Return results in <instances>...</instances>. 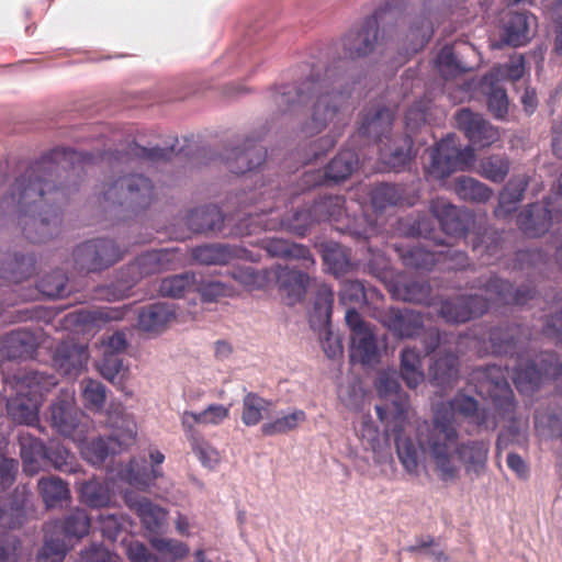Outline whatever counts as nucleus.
<instances>
[{
  "mask_svg": "<svg viewBox=\"0 0 562 562\" xmlns=\"http://www.w3.org/2000/svg\"><path fill=\"white\" fill-rule=\"evenodd\" d=\"M92 157L71 148H56L31 164L15 178L0 202V211L16 217L31 243H45L58 233L61 216L58 195L77 186Z\"/></svg>",
  "mask_w": 562,
  "mask_h": 562,
  "instance_id": "nucleus-1",
  "label": "nucleus"
},
{
  "mask_svg": "<svg viewBox=\"0 0 562 562\" xmlns=\"http://www.w3.org/2000/svg\"><path fill=\"white\" fill-rule=\"evenodd\" d=\"M386 11L380 8L360 25L350 29L341 40L342 57L330 65H313L308 77L300 82L272 88L268 95L270 103L283 114L296 113L310 105L311 116L302 125V132L314 136L324 131L347 99L345 92L340 90L347 61L366 57L374 50L380 21Z\"/></svg>",
  "mask_w": 562,
  "mask_h": 562,
  "instance_id": "nucleus-2",
  "label": "nucleus"
},
{
  "mask_svg": "<svg viewBox=\"0 0 562 562\" xmlns=\"http://www.w3.org/2000/svg\"><path fill=\"white\" fill-rule=\"evenodd\" d=\"M457 439L458 428L452 423V413L446 408L435 409L430 420L418 424L415 439L396 436L397 458L407 474L419 476L429 457L441 481H456L460 469L452 460L451 447Z\"/></svg>",
  "mask_w": 562,
  "mask_h": 562,
  "instance_id": "nucleus-3",
  "label": "nucleus"
},
{
  "mask_svg": "<svg viewBox=\"0 0 562 562\" xmlns=\"http://www.w3.org/2000/svg\"><path fill=\"white\" fill-rule=\"evenodd\" d=\"M488 342L493 355L508 356L514 360L513 379L520 392H533L543 379H557L562 374V363L555 352L531 355L520 325L506 324L491 328Z\"/></svg>",
  "mask_w": 562,
  "mask_h": 562,
  "instance_id": "nucleus-4",
  "label": "nucleus"
},
{
  "mask_svg": "<svg viewBox=\"0 0 562 562\" xmlns=\"http://www.w3.org/2000/svg\"><path fill=\"white\" fill-rule=\"evenodd\" d=\"M473 288L483 290L488 297L479 294L457 295L443 300L439 315L452 324L467 323L487 312L490 302L499 304L525 305L535 297L536 291L529 285L514 289V285L495 274L481 277Z\"/></svg>",
  "mask_w": 562,
  "mask_h": 562,
  "instance_id": "nucleus-5",
  "label": "nucleus"
},
{
  "mask_svg": "<svg viewBox=\"0 0 562 562\" xmlns=\"http://www.w3.org/2000/svg\"><path fill=\"white\" fill-rule=\"evenodd\" d=\"M105 425L111 434L92 439L82 449L85 459L93 465L102 464L110 454L120 453L136 437V424L119 408L108 412Z\"/></svg>",
  "mask_w": 562,
  "mask_h": 562,
  "instance_id": "nucleus-6",
  "label": "nucleus"
},
{
  "mask_svg": "<svg viewBox=\"0 0 562 562\" xmlns=\"http://www.w3.org/2000/svg\"><path fill=\"white\" fill-rule=\"evenodd\" d=\"M470 379L476 393L483 398L491 400L502 418H512L516 407L515 396L501 366L477 367L472 371Z\"/></svg>",
  "mask_w": 562,
  "mask_h": 562,
  "instance_id": "nucleus-7",
  "label": "nucleus"
},
{
  "mask_svg": "<svg viewBox=\"0 0 562 562\" xmlns=\"http://www.w3.org/2000/svg\"><path fill=\"white\" fill-rule=\"evenodd\" d=\"M103 200L133 213L149 207L154 200V184L143 175L131 173L117 178L102 191Z\"/></svg>",
  "mask_w": 562,
  "mask_h": 562,
  "instance_id": "nucleus-8",
  "label": "nucleus"
},
{
  "mask_svg": "<svg viewBox=\"0 0 562 562\" xmlns=\"http://www.w3.org/2000/svg\"><path fill=\"white\" fill-rule=\"evenodd\" d=\"M170 254L166 249L147 251L139 255L133 262L126 265L116 273L111 284L114 290L113 299L120 300L130 294V291L143 278L159 273L168 268Z\"/></svg>",
  "mask_w": 562,
  "mask_h": 562,
  "instance_id": "nucleus-9",
  "label": "nucleus"
},
{
  "mask_svg": "<svg viewBox=\"0 0 562 562\" xmlns=\"http://www.w3.org/2000/svg\"><path fill=\"white\" fill-rule=\"evenodd\" d=\"M333 304L334 291L327 284L318 285L310 314V325L314 330H319L322 348L329 359H336L342 355L341 340L329 327Z\"/></svg>",
  "mask_w": 562,
  "mask_h": 562,
  "instance_id": "nucleus-10",
  "label": "nucleus"
},
{
  "mask_svg": "<svg viewBox=\"0 0 562 562\" xmlns=\"http://www.w3.org/2000/svg\"><path fill=\"white\" fill-rule=\"evenodd\" d=\"M456 143H435L429 149L428 173L436 179H445L458 170L470 169L475 160V149L471 144L458 148Z\"/></svg>",
  "mask_w": 562,
  "mask_h": 562,
  "instance_id": "nucleus-11",
  "label": "nucleus"
},
{
  "mask_svg": "<svg viewBox=\"0 0 562 562\" xmlns=\"http://www.w3.org/2000/svg\"><path fill=\"white\" fill-rule=\"evenodd\" d=\"M72 257L78 270L97 272L117 262L121 252L112 239L98 238L78 245L72 251Z\"/></svg>",
  "mask_w": 562,
  "mask_h": 562,
  "instance_id": "nucleus-12",
  "label": "nucleus"
},
{
  "mask_svg": "<svg viewBox=\"0 0 562 562\" xmlns=\"http://www.w3.org/2000/svg\"><path fill=\"white\" fill-rule=\"evenodd\" d=\"M49 411L50 424L60 435L80 439L87 432V416L76 406L70 393L58 395Z\"/></svg>",
  "mask_w": 562,
  "mask_h": 562,
  "instance_id": "nucleus-13",
  "label": "nucleus"
},
{
  "mask_svg": "<svg viewBox=\"0 0 562 562\" xmlns=\"http://www.w3.org/2000/svg\"><path fill=\"white\" fill-rule=\"evenodd\" d=\"M358 155L351 149L339 151L325 167L324 171L316 170L303 176V183L308 187L334 184L345 181L356 170Z\"/></svg>",
  "mask_w": 562,
  "mask_h": 562,
  "instance_id": "nucleus-14",
  "label": "nucleus"
},
{
  "mask_svg": "<svg viewBox=\"0 0 562 562\" xmlns=\"http://www.w3.org/2000/svg\"><path fill=\"white\" fill-rule=\"evenodd\" d=\"M429 211L442 232L450 237L465 236L474 223V216L469 210L459 209L442 199L431 201Z\"/></svg>",
  "mask_w": 562,
  "mask_h": 562,
  "instance_id": "nucleus-15",
  "label": "nucleus"
},
{
  "mask_svg": "<svg viewBox=\"0 0 562 562\" xmlns=\"http://www.w3.org/2000/svg\"><path fill=\"white\" fill-rule=\"evenodd\" d=\"M476 55L473 45L465 42H457L452 46L446 45L437 56L436 68L445 79L453 78L473 70L474 64L470 59H474Z\"/></svg>",
  "mask_w": 562,
  "mask_h": 562,
  "instance_id": "nucleus-16",
  "label": "nucleus"
},
{
  "mask_svg": "<svg viewBox=\"0 0 562 562\" xmlns=\"http://www.w3.org/2000/svg\"><path fill=\"white\" fill-rule=\"evenodd\" d=\"M561 222L562 214L552 213L550 199L543 203H531L518 215L517 224L528 237H539L547 233L553 221Z\"/></svg>",
  "mask_w": 562,
  "mask_h": 562,
  "instance_id": "nucleus-17",
  "label": "nucleus"
},
{
  "mask_svg": "<svg viewBox=\"0 0 562 562\" xmlns=\"http://www.w3.org/2000/svg\"><path fill=\"white\" fill-rule=\"evenodd\" d=\"M490 443L485 440H467L459 442V438L451 447L452 457L456 454L464 471L471 477L481 476L486 470ZM454 461V459L452 458Z\"/></svg>",
  "mask_w": 562,
  "mask_h": 562,
  "instance_id": "nucleus-18",
  "label": "nucleus"
},
{
  "mask_svg": "<svg viewBox=\"0 0 562 562\" xmlns=\"http://www.w3.org/2000/svg\"><path fill=\"white\" fill-rule=\"evenodd\" d=\"M395 113L386 106L372 105L362 111L358 135L371 140H382L391 136Z\"/></svg>",
  "mask_w": 562,
  "mask_h": 562,
  "instance_id": "nucleus-19",
  "label": "nucleus"
},
{
  "mask_svg": "<svg viewBox=\"0 0 562 562\" xmlns=\"http://www.w3.org/2000/svg\"><path fill=\"white\" fill-rule=\"evenodd\" d=\"M380 322L400 338H413L424 331L423 314L408 308L391 307L380 314Z\"/></svg>",
  "mask_w": 562,
  "mask_h": 562,
  "instance_id": "nucleus-20",
  "label": "nucleus"
},
{
  "mask_svg": "<svg viewBox=\"0 0 562 562\" xmlns=\"http://www.w3.org/2000/svg\"><path fill=\"white\" fill-rule=\"evenodd\" d=\"M88 359V348L71 341L58 344L53 356L57 371L69 378L79 375L86 368Z\"/></svg>",
  "mask_w": 562,
  "mask_h": 562,
  "instance_id": "nucleus-21",
  "label": "nucleus"
},
{
  "mask_svg": "<svg viewBox=\"0 0 562 562\" xmlns=\"http://www.w3.org/2000/svg\"><path fill=\"white\" fill-rule=\"evenodd\" d=\"M536 16L527 11H510L503 24L502 40L514 47L526 45L533 37Z\"/></svg>",
  "mask_w": 562,
  "mask_h": 562,
  "instance_id": "nucleus-22",
  "label": "nucleus"
},
{
  "mask_svg": "<svg viewBox=\"0 0 562 562\" xmlns=\"http://www.w3.org/2000/svg\"><path fill=\"white\" fill-rule=\"evenodd\" d=\"M262 248L270 257L281 258L286 261H297L305 270L314 267L308 247L282 238H268L262 240Z\"/></svg>",
  "mask_w": 562,
  "mask_h": 562,
  "instance_id": "nucleus-23",
  "label": "nucleus"
},
{
  "mask_svg": "<svg viewBox=\"0 0 562 562\" xmlns=\"http://www.w3.org/2000/svg\"><path fill=\"white\" fill-rule=\"evenodd\" d=\"M37 347L36 336L25 328L12 330L0 342L1 353L10 360L32 358Z\"/></svg>",
  "mask_w": 562,
  "mask_h": 562,
  "instance_id": "nucleus-24",
  "label": "nucleus"
},
{
  "mask_svg": "<svg viewBox=\"0 0 562 562\" xmlns=\"http://www.w3.org/2000/svg\"><path fill=\"white\" fill-rule=\"evenodd\" d=\"M456 123L468 140H497V131L481 115L469 109H461L456 114Z\"/></svg>",
  "mask_w": 562,
  "mask_h": 562,
  "instance_id": "nucleus-25",
  "label": "nucleus"
},
{
  "mask_svg": "<svg viewBox=\"0 0 562 562\" xmlns=\"http://www.w3.org/2000/svg\"><path fill=\"white\" fill-rule=\"evenodd\" d=\"M392 296L403 302L430 305L432 288L426 280L400 278L390 286Z\"/></svg>",
  "mask_w": 562,
  "mask_h": 562,
  "instance_id": "nucleus-26",
  "label": "nucleus"
},
{
  "mask_svg": "<svg viewBox=\"0 0 562 562\" xmlns=\"http://www.w3.org/2000/svg\"><path fill=\"white\" fill-rule=\"evenodd\" d=\"M266 157L267 150L257 143H241L234 148L227 164L233 173L243 175L261 166Z\"/></svg>",
  "mask_w": 562,
  "mask_h": 562,
  "instance_id": "nucleus-27",
  "label": "nucleus"
},
{
  "mask_svg": "<svg viewBox=\"0 0 562 562\" xmlns=\"http://www.w3.org/2000/svg\"><path fill=\"white\" fill-rule=\"evenodd\" d=\"M529 184L527 175H516L509 179L499 193L498 204L494 210L496 217L505 218L514 213L522 201Z\"/></svg>",
  "mask_w": 562,
  "mask_h": 562,
  "instance_id": "nucleus-28",
  "label": "nucleus"
},
{
  "mask_svg": "<svg viewBox=\"0 0 562 562\" xmlns=\"http://www.w3.org/2000/svg\"><path fill=\"white\" fill-rule=\"evenodd\" d=\"M225 216L216 205H205L188 213L186 223L189 229L198 234L220 233L224 227Z\"/></svg>",
  "mask_w": 562,
  "mask_h": 562,
  "instance_id": "nucleus-29",
  "label": "nucleus"
},
{
  "mask_svg": "<svg viewBox=\"0 0 562 562\" xmlns=\"http://www.w3.org/2000/svg\"><path fill=\"white\" fill-rule=\"evenodd\" d=\"M7 411L10 418L19 425L35 426L38 422V400L22 391L8 400Z\"/></svg>",
  "mask_w": 562,
  "mask_h": 562,
  "instance_id": "nucleus-30",
  "label": "nucleus"
},
{
  "mask_svg": "<svg viewBox=\"0 0 562 562\" xmlns=\"http://www.w3.org/2000/svg\"><path fill=\"white\" fill-rule=\"evenodd\" d=\"M91 519L83 509L71 510L64 520L46 524L45 533L53 535L58 530L63 531L65 538L69 541L85 537L90 528Z\"/></svg>",
  "mask_w": 562,
  "mask_h": 562,
  "instance_id": "nucleus-31",
  "label": "nucleus"
},
{
  "mask_svg": "<svg viewBox=\"0 0 562 562\" xmlns=\"http://www.w3.org/2000/svg\"><path fill=\"white\" fill-rule=\"evenodd\" d=\"M243 250L227 244H209L192 249V257L195 261L206 266H224L234 258H241Z\"/></svg>",
  "mask_w": 562,
  "mask_h": 562,
  "instance_id": "nucleus-32",
  "label": "nucleus"
},
{
  "mask_svg": "<svg viewBox=\"0 0 562 562\" xmlns=\"http://www.w3.org/2000/svg\"><path fill=\"white\" fill-rule=\"evenodd\" d=\"M23 471L29 475L36 474L41 469V461L45 458L47 446L29 432H20L18 437Z\"/></svg>",
  "mask_w": 562,
  "mask_h": 562,
  "instance_id": "nucleus-33",
  "label": "nucleus"
},
{
  "mask_svg": "<svg viewBox=\"0 0 562 562\" xmlns=\"http://www.w3.org/2000/svg\"><path fill=\"white\" fill-rule=\"evenodd\" d=\"M277 282L279 286L286 292L290 304L301 301L310 284L308 272H303L294 268L278 267Z\"/></svg>",
  "mask_w": 562,
  "mask_h": 562,
  "instance_id": "nucleus-34",
  "label": "nucleus"
},
{
  "mask_svg": "<svg viewBox=\"0 0 562 562\" xmlns=\"http://www.w3.org/2000/svg\"><path fill=\"white\" fill-rule=\"evenodd\" d=\"M175 317L167 303H153L139 308L138 327L144 331H160Z\"/></svg>",
  "mask_w": 562,
  "mask_h": 562,
  "instance_id": "nucleus-35",
  "label": "nucleus"
},
{
  "mask_svg": "<svg viewBox=\"0 0 562 562\" xmlns=\"http://www.w3.org/2000/svg\"><path fill=\"white\" fill-rule=\"evenodd\" d=\"M229 416V406L222 404H211L200 413L186 411L181 416V424L184 431H198L194 425H212L222 424Z\"/></svg>",
  "mask_w": 562,
  "mask_h": 562,
  "instance_id": "nucleus-36",
  "label": "nucleus"
},
{
  "mask_svg": "<svg viewBox=\"0 0 562 562\" xmlns=\"http://www.w3.org/2000/svg\"><path fill=\"white\" fill-rule=\"evenodd\" d=\"M350 359L363 366L375 363L379 359L376 339L372 330L350 336Z\"/></svg>",
  "mask_w": 562,
  "mask_h": 562,
  "instance_id": "nucleus-37",
  "label": "nucleus"
},
{
  "mask_svg": "<svg viewBox=\"0 0 562 562\" xmlns=\"http://www.w3.org/2000/svg\"><path fill=\"white\" fill-rule=\"evenodd\" d=\"M346 200L342 195H324L311 205L316 223H339L346 215Z\"/></svg>",
  "mask_w": 562,
  "mask_h": 562,
  "instance_id": "nucleus-38",
  "label": "nucleus"
},
{
  "mask_svg": "<svg viewBox=\"0 0 562 562\" xmlns=\"http://www.w3.org/2000/svg\"><path fill=\"white\" fill-rule=\"evenodd\" d=\"M40 495L47 508L61 506L70 498L68 483L55 475L41 477L37 482Z\"/></svg>",
  "mask_w": 562,
  "mask_h": 562,
  "instance_id": "nucleus-39",
  "label": "nucleus"
},
{
  "mask_svg": "<svg viewBox=\"0 0 562 562\" xmlns=\"http://www.w3.org/2000/svg\"><path fill=\"white\" fill-rule=\"evenodd\" d=\"M472 249L475 251L486 265H491L494 260L503 255V240L501 234L493 229H484L482 234H476L472 241Z\"/></svg>",
  "mask_w": 562,
  "mask_h": 562,
  "instance_id": "nucleus-40",
  "label": "nucleus"
},
{
  "mask_svg": "<svg viewBox=\"0 0 562 562\" xmlns=\"http://www.w3.org/2000/svg\"><path fill=\"white\" fill-rule=\"evenodd\" d=\"M151 469L145 465H139L135 460H132L125 470V477L132 485L148 486L155 479L161 475V472L156 469L164 462L165 456L160 451L150 452Z\"/></svg>",
  "mask_w": 562,
  "mask_h": 562,
  "instance_id": "nucleus-41",
  "label": "nucleus"
},
{
  "mask_svg": "<svg viewBox=\"0 0 562 562\" xmlns=\"http://www.w3.org/2000/svg\"><path fill=\"white\" fill-rule=\"evenodd\" d=\"M434 33L432 24L428 16H420L412 23L406 34L405 60L425 47Z\"/></svg>",
  "mask_w": 562,
  "mask_h": 562,
  "instance_id": "nucleus-42",
  "label": "nucleus"
},
{
  "mask_svg": "<svg viewBox=\"0 0 562 562\" xmlns=\"http://www.w3.org/2000/svg\"><path fill=\"white\" fill-rule=\"evenodd\" d=\"M459 360L453 353L438 357L430 367L429 374L435 384L440 387L451 386L459 374Z\"/></svg>",
  "mask_w": 562,
  "mask_h": 562,
  "instance_id": "nucleus-43",
  "label": "nucleus"
},
{
  "mask_svg": "<svg viewBox=\"0 0 562 562\" xmlns=\"http://www.w3.org/2000/svg\"><path fill=\"white\" fill-rule=\"evenodd\" d=\"M454 191L461 200L472 203H485L493 195L490 187L472 177L465 176L456 179Z\"/></svg>",
  "mask_w": 562,
  "mask_h": 562,
  "instance_id": "nucleus-44",
  "label": "nucleus"
},
{
  "mask_svg": "<svg viewBox=\"0 0 562 562\" xmlns=\"http://www.w3.org/2000/svg\"><path fill=\"white\" fill-rule=\"evenodd\" d=\"M80 499L90 508H103L110 505L112 493L105 482L91 479L81 484Z\"/></svg>",
  "mask_w": 562,
  "mask_h": 562,
  "instance_id": "nucleus-45",
  "label": "nucleus"
},
{
  "mask_svg": "<svg viewBox=\"0 0 562 562\" xmlns=\"http://www.w3.org/2000/svg\"><path fill=\"white\" fill-rule=\"evenodd\" d=\"M25 487L14 492V499L11 502L10 507L7 503L0 501V526L8 529L20 527L25 518L24 503H25Z\"/></svg>",
  "mask_w": 562,
  "mask_h": 562,
  "instance_id": "nucleus-46",
  "label": "nucleus"
},
{
  "mask_svg": "<svg viewBox=\"0 0 562 562\" xmlns=\"http://www.w3.org/2000/svg\"><path fill=\"white\" fill-rule=\"evenodd\" d=\"M413 143H385L381 149V160L391 170L400 172L406 168L413 157Z\"/></svg>",
  "mask_w": 562,
  "mask_h": 562,
  "instance_id": "nucleus-47",
  "label": "nucleus"
},
{
  "mask_svg": "<svg viewBox=\"0 0 562 562\" xmlns=\"http://www.w3.org/2000/svg\"><path fill=\"white\" fill-rule=\"evenodd\" d=\"M306 414L302 409H295L291 413L283 414L277 418L263 423L261 432L263 436L273 437L288 434L294 430L301 423L305 422Z\"/></svg>",
  "mask_w": 562,
  "mask_h": 562,
  "instance_id": "nucleus-48",
  "label": "nucleus"
},
{
  "mask_svg": "<svg viewBox=\"0 0 562 562\" xmlns=\"http://www.w3.org/2000/svg\"><path fill=\"white\" fill-rule=\"evenodd\" d=\"M547 263L548 257L540 249L519 250L515 254L514 268L527 271L528 277L543 276Z\"/></svg>",
  "mask_w": 562,
  "mask_h": 562,
  "instance_id": "nucleus-49",
  "label": "nucleus"
},
{
  "mask_svg": "<svg viewBox=\"0 0 562 562\" xmlns=\"http://www.w3.org/2000/svg\"><path fill=\"white\" fill-rule=\"evenodd\" d=\"M401 376L409 389H415L424 380L420 357L415 349L405 348L402 350Z\"/></svg>",
  "mask_w": 562,
  "mask_h": 562,
  "instance_id": "nucleus-50",
  "label": "nucleus"
},
{
  "mask_svg": "<svg viewBox=\"0 0 562 562\" xmlns=\"http://www.w3.org/2000/svg\"><path fill=\"white\" fill-rule=\"evenodd\" d=\"M196 274L194 272H184L164 278L159 284L161 296L181 297L189 290H194Z\"/></svg>",
  "mask_w": 562,
  "mask_h": 562,
  "instance_id": "nucleus-51",
  "label": "nucleus"
},
{
  "mask_svg": "<svg viewBox=\"0 0 562 562\" xmlns=\"http://www.w3.org/2000/svg\"><path fill=\"white\" fill-rule=\"evenodd\" d=\"M44 460L48 461L55 470L66 474L76 473L80 468L76 457L59 443L47 446Z\"/></svg>",
  "mask_w": 562,
  "mask_h": 562,
  "instance_id": "nucleus-52",
  "label": "nucleus"
},
{
  "mask_svg": "<svg viewBox=\"0 0 562 562\" xmlns=\"http://www.w3.org/2000/svg\"><path fill=\"white\" fill-rule=\"evenodd\" d=\"M405 551L411 554L425 555L436 562H449V557L435 537L430 535H419L414 539V543L406 547Z\"/></svg>",
  "mask_w": 562,
  "mask_h": 562,
  "instance_id": "nucleus-53",
  "label": "nucleus"
},
{
  "mask_svg": "<svg viewBox=\"0 0 562 562\" xmlns=\"http://www.w3.org/2000/svg\"><path fill=\"white\" fill-rule=\"evenodd\" d=\"M316 224L312 207L297 209L286 214L279 223V227L292 234L304 236L310 227Z\"/></svg>",
  "mask_w": 562,
  "mask_h": 562,
  "instance_id": "nucleus-54",
  "label": "nucleus"
},
{
  "mask_svg": "<svg viewBox=\"0 0 562 562\" xmlns=\"http://www.w3.org/2000/svg\"><path fill=\"white\" fill-rule=\"evenodd\" d=\"M268 406L269 402L267 400L256 393L248 392L243 398L241 422L248 427L258 425Z\"/></svg>",
  "mask_w": 562,
  "mask_h": 562,
  "instance_id": "nucleus-55",
  "label": "nucleus"
},
{
  "mask_svg": "<svg viewBox=\"0 0 562 562\" xmlns=\"http://www.w3.org/2000/svg\"><path fill=\"white\" fill-rule=\"evenodd\" d=\"M38 290L53 299H63L70 294L68 278L60 269L44 276L38 282Z\"/></svg>",
  "mask_w": 562,
  "mask_h": 562,
  "instance_id": "nucleus-56",
  "label": "nucleus"
},
{
  "mask_svg": "<svg viewBox=\"0 0 562 562\" xmlns=\"http://www.w3.org/2000/svg\"><path fill=\"white\" fill-rule=\"evenodd\" d=\"M403 200V190L391 183H379L371 192V202L375 210L384 211L397 205Z\"/></svg>",
  "mask_w": 562,
  "mask_h": 562,
  "instance_id": "nucleus-57",
  "label": "nucleus"
},
{
  "mask_svg": "<svg viewBox=\"0 0 562 562\" xmlns=\"http://www.w3.org/2000/svg\"><path fill=\"white\" fill-rule=\"evenodd\" d=\"M193 453L206 468H213L220 461L218 452L199 434L184 431Z\"/></svg>",
  "mask_w": 562,
  "mask_h": 562,
  "instance_id": "nucleus-58",
  "label": "nucleus"
},
{
  "mask_svg": "<svg viewBox=\"0 0 562 562\" xmlns=\"http://www.w3.org/2000/svg\"><path fill=\"white\" fill-rule=\"evenodd\" d=\"M33 266V258L23 254L8 255L3 267L0 268V273L4 278L21 280L31 273Z\"/></svg>",
  "mask_w": 562,
  "mask_h": 562,
  "instance_id": "nucleus-59",
  "label": "nucleus"
},
{
  "mask_svg": "<svg viewBox=\"0 0 562 562\" xmlns=\"http://www.w3.org/2000/svg\"><path fill=\"white\" fill-rule=\"evenodd\" d=\"M509 167V160L506 157L493 155L481 160L480 172L484 178L501 183L507 177Z\"/></svg>",
  "mask_w": 562,
  "mask_h": 562,
  "instance_id": "nucleus-60",
  "label": "nucleus"
},
{
  "mask_svg": "<svg viewBox=\"0 0 562 562\" xmlns=\"http://www.w3.org/2000/svg\"><path fill=\"white\" fill-rule=\"evenodd\" d=\"M80 386L86 407L92 411H101L106 400L105 385L97 380L85 379Z\"/></svg>",
  "mask_w": 562,
  "mask_h": 562,
  "instance_id": "nucleus-61",
  "label": "nucleus"
},
{
  "mask_svg": "<svg viewBox=\"0 0 562 562\" xmlns=\"http://www.w3.org/2000/svg\"><path fill=\"white\" fill-rule=\"evenodd\" d=\"M403 263L416 270H430L437 263V254L423 247L414 246L402 254Z\"/></svg>",
  "mask_w": 562,
  "mask_h": 562,
  "instance_id": "nucleus-62",
  "label": "nucleus"
},
{
  "mask_svg": "<svg viewBox=\"0 0 562 562\" xmlns=\"http://www.w3.org/2000/svg\"><path fill=\"white\" fill-rule=\"evenodd\" d=\"M67 553L64 539L45 533L44 546L37 555V562H63Z\"/></svg>",
  "mask_w": 562,
  "mask_h": 562,
  "instance_id": "nucleus-63",
  "label": "nucleus"
},
{
  "mask_svg": "<svg viewBox=\"0 0 562 562\" xmlns=\"http://www.w3.org/2000/svg\"><path fill=\"white\" fill-rule=\"evenodd\" d=\"M132 507L148 528L159 527L165 518L164 509L145 497L135 501Z\"/></svg>",
  "mask_w": 562,
  "mask_h": 562,
  "instance_id": "nucleus-64",
  "label": "nucleus"
}]
</instances>
